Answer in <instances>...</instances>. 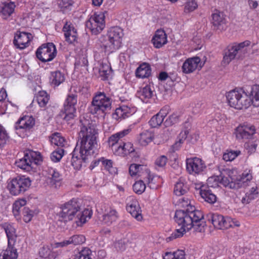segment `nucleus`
I'll return each mask as SVG.
<instances>
[{"label":"nucleus","mask_w":259,"mask_h":259,"mask_svg":"<svg viewBox=\"0 0 259 259\" xmlns=\"http://www.w3.org/2000/svg\"><path fill=\"white\" fill-rule=\"evenodd\" d=\"M78 141L72 153L71 164L74 169H79L82 162H87L91 158L97 146L98 136L96 125L84 117L80 118Z\"/></svg>","instance_id":"obj_1"},{"label":"nucleus","mask_w":259,"mask_h":259,"mask_svg":"<svg viewBox=\"0 0 259 259\" xmlns=\"http://www.w3.org/2000/svg\"><path fill=\"white\" fill-rule=\"evenodd\" d=\"M177 210L175 212V221L181 228L177 229L171 235L166 238L169 242L177 238L182 237L184 232L189 231L191 228L198 232H203L205 230L206 223L204 220V215L201 211Z\"/></svg>","instance_id":"obj_2"},{"label":"nucleus","mask_w":259,"mask_h":259,"mask_svg":"<svg viewBox=\"0 0 259 259\" xmlns=\"http://www.w3.org/2000/svg\"><path fill=\"white\" fill-rule=\"evenodd\" d=\"M226 98L229 105L235 109L241 110L247 108L251 103L249 97L247 89H235L226 94Z\"/></svg>","instance_id":"obj_3"},{"label":"nucleus","mask_w":259,"mask_h":259,"mask_svg":"<svg viewBox=\"0 0 259 259\" xmlns=\"http://www.w3.org/2000/svg\"><path fill=\"white\" fill-rule=\"evenodd\" d=\"M250 44L249 41L245 40L228 46L227 49L225 50L222 63L227 65L235 58L242 59L246 53L245 47L249 46Z\"/></svg>","instance_id":"obj_4"},{"label":"nucleus","mask_w":259,"mask_h":259,"mask_svg":"<svg viewBox=\"0 0 259 259\" xmlns=\"http://www.w3.org/2000/svg\"><path fill=\"white\" fill-rule=\"evenodd\" d=\"M111 108V101L104 93L100 92L93 99L89 111L92 114L106 113Z\"/></svg>","instance_id":"obj_5"},{"label":"nucleus","mask_w":259,"mask_h":259,"mask_svg":"<svg viewBox=\"0 0 259 259\" xmlns=\"http://www.w3.org/2000/svg\"><path fill=\"white\" fill-rule=\"evenodd\" d=\"M62 210L58 216L61 221L67 222L72 220L76 216L81 209V204L77 199H72L65 203L62 207Z\"/></svg>","instance_id":"obj_6"},{"label":"nucleus","mask_w":259,"mask_h":259,"mask_svg":"<svg viewBox=\"0 0 259 259\" xmlns=\"http://www.w3.org/2000/svg\"><path fill=\"white\" fill-rule=\"evenodd\" d=\"M123 35V29L120 27L115 26L110 28L107 34L108 40L104 45L106 50L113 52L118 49L121 46Z\"/></svg>","instance_id":"obj_7"},{"label":"nucleus","mask_w":259,"mask_h":259,"mask_svg":"<svg viewBox=\"0 0 259 259\" xmlns=\"http://www.w3.org/2000/svg\"><path fill=\"white\" fill-rule=\"evenodd\" d=\"M207 220L210 222L214 228L218 229H227L229 228L238 227L239 222L229 217H224L218 213H209L206 215Z\"/></svg>","instance_id":"obj_8"},{"label":"nucleus","mask_w":259,"mask_h":259,"mask_svg":"<svg viewBox=\"0 0 259 259\" xmlns=\"http://www.w3.org/2000/svg\"><path fill=\"white\" fill-rule=\"evenodd\" d=\"M31 185L29 178L17 177L13 179L8 184V188L13 195H18L26 191Z\"/></svg>","instance_id":"obj_9"},{"label":"nucleus","mask_w":259,"mask_h":259,"mask_svg":"<svg viewBox=\"0 0 259 259\" xmlns=\"http://www.w3.org/2000/svg\"><path fill=\"white\" fill-rule=\"evenodd\" d=\"M36 56L42 62L52 61L56 56L57 50L52 42L44 44L36 50Z\"/></svg>","instance_id":"obj_10"},{"label":"nucleus","mask_w":259,"mask_h":259,"mask_svg":"<svg viewBox=\"0 0 259 259\" xmlns=\"http://www.w3.org/2000/svg\"><path fill=\"white\" fill-rule=\"evenodd\" d=\"M105 16L104 14H95L86 21L85 26L92 34L97 35L100 33L105 27Z\"/></svg>","instance_id":"obj_11"},{"label":"nucleus","mask_w":259,"mask_h":259,"mask_svg":"<svg viewBox=\"0 0 259 259\" xmlns=\"http://www.w3.org/2000/svg\"><path fill=\"white\" fill-rule=\"evenodd\" d=\"M77 102V96L76 94L68 95L64 104V113L65 115L64 119L66 121L73 119L75 115Z\"/></svg>","instance_id":"obj_12"},{"label":"nucleus","mask_w":259,"mask_h":259,"mask_svg":"<svg viewBox=\"0 0 259 259\" xmlns=\"http://www.w3.org/2000/svg\"><path fill=\"white\" fill-rule=\"evenodd\" d=\"M205 168V164L200 158L195 157L186 160V169L190 174H199Z\"/></svg>","instance_id":"obj_13"},{"label":"nucleus","mask_w":259,"mask_h":259,"mask_svg":"<svg viewBox=\"0 0 259 259\" xmlns=\"http://www.w3.org/2000/svg\"><path fill=\"white\" fill-rule=\"evenodd\" d=\"M30 35L31 34L28 33L17 31L13 40L14 46L21 50L26 48L30 40Z\"/></svg>","instance_id":"obj_14"},{"label":"nucleus","mask_w":259,"mask_h":259,"mask_svg":"<svg viewBox=\"0 0 259 259\" xmlns=\"http://www.w3.org/2000/svg\"><path fill=\"white\" fill-rule=\"evenodd\" d=\"M212 24L214 29L223 30L226 26V19L223 12L215 10L212 15Z\"/></svg>","instance_id":"obj_15"},{"label":"nucleus","mask_w":259,"mask_h":259,"mask_svg":"<svg viewBox=\"0 0 259 259\" xmlns=\"http://www.w3.org/2000/svg\"><path fill=\"white\" fill-rule=\"evenodd\" d=\"M255 133L254 126L243 125L239 126L236 129V138L239 140L250 139Z\"/></svg>","instance_id":"obj_16"},{"label":"nucleus","mask_w":259,"mask_h":259,"mask_svg":"<svg viewBox=\"0 0 259 259\" xmlns=\"http://www.w3.org/2000/svg\"><path fill=\"white\" fill-rule=\"evenodd\" d=\"M126 210L137 221H140L142 220V211L139 202L136 199H132L127 204Z\"/></svg>","instance_id":"obj_17"},{"label":"nucleus","mask_w":259,"mask_h":259,"mask_svg":"<svg viewBox=\"0 0 259 259\" xmlns=\"http://www.w3.org/2000/svg\"><path fill=\"white\" fill-rule=\"evenodd\" d=\"M200 62V59L198 57L187 59L183 64L182 69L183 73L188 74L196 70Z\"/></svg>","instance_id":"obj_18"},{"label":"nucleus","mask_w":259,"mask_h":259,"mask_svg":"<svg viewBox=\"0 0 259 259\" xmlns=\"http://www.w3.org/2000/svg\"><path fill=\"white\" fill-rule=\"evenodd\" d=\"M199 194L207 202L213 204L217 201V196L209 186H200Z\"/></svg>","instance_id":"obj_19"},{"label":"nucleus","mask_w":259,"mask_h":259,"mask_svg":"<svg viewBox=\"0 0 259 259\" xmlns=\"http://www.w3.org/2000/svg\"><path fill=\"white\" fill-rule=\"evenodd\" d=\"M169 107L165 106L161 109L160 111L155 115L153 116L150 121L149 123L150 125L153 127H157L163 122L164 117L168 113Z\"/></svg>","instance_id":"obj_20"},{"label":"nucleus","mask_w":259,"mask_h":259,"mask_svg":"<svg viewBox=\"0 0 259 259\" xmlns=\"http://www.w3.org/2000/svg\"><path fill=\"white\" fill-rule=\"evenodd\" d=\"M32 152L25 153L23 158L16 161V165L21 169L27 171L29 170L31 168V165L33 160V155H32Z\"/></svg>","instance_id":"obj_21"},{"label":"nucleus","mask_w":259,"mask_h":259,"mask_svg":"<svg viewBox=\"0 0 259 259\" xmlns=\"http://www.w3.org/2000/svg\"><path fill=\"white\" fill-rule=\"evenodd\" d=\"M35 124V120L32 116H25L21 117L16 123L15 128L18 129H25L29 130L33 127Z\"/></svg>","instance_id":"obj_22"},{"label":"nucleus","mask_w":259,"mask_h":259,"mask_svg":"<svg viewBox=\"0 0 259 259\" xmlns=\"http://www.w3.org/2000/svg\"><path fill=\"white\" fill-rule=\"evenodd\" d=\"M16 5L14 2H4L0 4V16L7 19L14 13Z\"/></svg>","instance_id":"obj_23"},{"label":"nucleus","mask_w":259,"mask_h":259,"mask_svg":"<svg viewBox=\"0 0 259 259\" xmlns=\"http://www.w3.org/2000/svg\"><path fill=\"white\" fill-rule=\"evenodd\" d=\"M1 227L6 233L8 239V244L9 245H15L17 236L14 227L12 225L7 223L2 224Z\"/></svg>","instance_id":"obj_24"},{"label":"nucleus","mask_w":259,"mask_h":259,"mask_svg":"<svg viewBox=\"0 0 259 259\" xmlns=\"http://www.w3.org/2000/svg\"><path fill=\"white\" fill-rule=\"evenodd\" d=\"M152 41L154 46L160 48L167 42V36L163 30L158 29L155 32Z\"/></svg>","instance_id":"obj_25"},{"label":"nucleus","mask_w":259,"mask_h":259,"mask_svg":"<svg viewBox=\"0 0 259 259\" xmlns=\"http://www.w3.org/2000/svg\"><path fill=\"white\" fill-rule=\"evenodd\" d=\"M244 182V181L243 180H237L236 181H233L231 178L225 176H221L220 181V183L225 187L233 189H238L241 188Z\"/></svg>","instance_id":"obj_26"},{"label":"nucleus","mask_w":259,"mask_h":259,"mask_svg":"<svg viewBox=\"0 0 259 259\" xmlns=\"http://www.w3.org/2000/svg\"><path fill=\"white\" fill-rule=\"evenodd\" d=\"M130 130L126 129L120 132L117 133L114 135H112L109 138L108 144L109 146L111 147L113 150H115L116 152L117 150V146H119V145L117 144V142L120 138H123L130 133Z\"/></svg>","instance_id":"obj_27"},{"label":"nucleus","mask_w":259,"mask_h":259,"mask_svg":"<svg viewBox=\"0 0 259 259\" xmlns=\"http://www.w3.org/2000/svg\"><path fill=\"white\" fill-rule=\"evenodd\" d=\"M61 180V176L59 172L53 168H51L49 170V176L47 179L48 184L52 187L57 188L60 186Z\"/></svg>","instance_id":"obj_28"},{"label":"nucleus","mask_w":259,"mask_h":259,"mask_svg":"<svg viewBox=\"0 0 259 259\" xmlns=\"http://www.w3.org/2000/svg\"><path fill=\"white\" fill-rule=\"evenodd\" d=\"M66 40L70 44L75 41L77 39V32L76 29L70 25L66 23L63 28Z\"/></svg>","instance_id":"obj_29"},{"label":"nucleus","mask_w":259,"mask_h":259,"mask_svg":"<svg viewBox=\"0 0 259 259\" xmlns=\"http://www.w3.org/2000/svg\"><path fill=\"white\" fill-rule=\"evenodd\" d=\"M17 257L18 253L15 245L8 244L6 250L0 254V259H16Z\"/></svg>","instance_id":"obj_30"},{"label":"nucleus","mask_w":259,"mask_h":259,"mask_svg":"<svg viewBox=\"0 0 259 259\" xmlns=\"http://www.w3.org/2000/svg\"><path fill=\"white\" fill-rule=\"evenodd\" d=\"M151 73V69L149 64L144 63L140 65L136 71V76L144 78L148 77Z\"/></svg>","instance_id":"obj_31"},{"label":"nucleus","mask_w":259,"mask_h":259,"mask_svg":"<svg viewBox=\"0 0 259 259\" xmlns=\"http://www.w3.org/2000/svg\"><path fill=\"white\" fill-rule=\"evenodd\" d=\"M247 93L251 102L254 103L255 106L259 107V85L254 84L251 86L247 90Z\"/></svg>","instance_id":"obj_32"},{"label":"nucleus","mask_w":259,"mask_h":259,"mask_svg":"<svg viewBox=\"0 0 259 259\" xmlns=\"http://www.w3.org/2000/svg\"><path fill=\"white\" fill-rule=\"evenodd\" d=\"M189 190L188 186L185 183L184 179L180 178L175 185L174 192L177 196H181L186 193Z\"/></svg>","instance_id":"obj_33"},{"label":"nucleus","mask_w":259,"mask_h":259,"mask_svg":"<svg viewBox=\"0 0 259 259\" xmlns=\"http://www.w3.org/2000/svg\"><path fill=\"white\" fill-rule=\"evenodd\" d=\"M153 91L150 87L148 85L141 89L137 91L136 94L137 97L143 102H147V100L150 99L153 96Z\"/></svg>","instance_id":"obj_34"},{"label":"nucleus","mask_w":259,"mask_h":259,"mask_svg":"<svg viewBox=\"0 0 259 259\" xmlns=\"http://www.w3.org/2000/svg\"><path fill=\"white\" fill-rule=\"evenodd\" d=\"M154 133L151 131H145L140 134L139 142L142 146H146L154 139Z\"/></svg>","instance_id":"obj_35"},{"label":"nucleus","mask_w":259,"mask_h":259,"mask_svg":"<svg viewBox=\"0 0 259 259\" xmlns=\"http://www.w3.org/2000/svg\"><path fill=\"white\" fill-rule=\"evenodd\" d=\"M77 215V220L76 221V224L78 226H81L87 222V219H90L92 215V210L85 208L83 211H79Z\"/></svg>","instance_id":"obj_36"},{"label":"nucleus","mask_w":259,"mask_h":259,"mask_svg":"<svg viewBox=\"0 0 259 259\" xmlns=\"http://www.w3.org/2000/svg\"><path fill=\"white\" fill-rule=\"evenodd\" d=\"M50 80L52 84L58 86L64 81L65 77L60 71H55L51 72Z\"/></svg>","instance_id":"obj_37"},{"label":"nucleus","mask_w":259,"mask_h":259,"mask_svg":"<svg viewBox=\"0 0 259 259\" xmlns=\"http://www.w3.org/2000/svg\"><path fill=\"white\" fill-rule=\"evenodd\" d=\"M118 218L117 212L115 209H111L108 212L103 215V222L110 225L115 222Z\"/></svg>","instance_id":"obj_38"},{"label":"nucleus","mask_w":259,"mask_h":259,"mask_svg":"<svg viewBox=\"0 0 259 259\" xmlns=\"http://www.w3.org/2000/svg\"><path fill=\"white\" fill-rule=\"evenodd\" d=\"M39 254L42 258H48L49 259L55 258V253L52 252L51 248L48 245H44L41 247L39 251Z\"/></svg>","instance_id":"obj_39"},{"label":"nucleus","mask_w":259,"mask_h":259,"mask_svg":"<svg viewBox=\"0 0 259 259\" xmlns=\"http://www.w3.org/2000/svg\"><path fill=\"white\" fill-rule=\"evenodd\" d=\"M163 259H185V253L182 250H178L172 253L166 252Z\"/></svg>","instance_id":"obj_40"},{"label":"nucleus","mask_w":259,"mask_h":259,"mask_svg":"<svg viewBox=\"0 0 259 259\" xmlns=\"http://www.w3.org/2000/svg\"><path fill=\"white\" fill-rule=\"evenodd\" d=\"M36 100L40 107H45L49 100V97L46 92L42 91L38 93Z\"/></svg>","instance_id":"obj_41"},{"label":"nucleus","mask_w":259,"mask_h":259,"mask_svg":"<svg viewBox=\"0 0 259 259\" xmlns=\"http://www.w3.org/2000/svg\"><path fill=\"white\" fill-rule=\"evenodd\" d=\"M92 251L88 248H84L77 253L73 259H92Z\"/></svg>","instance_id":"obj_42"},{"label":"nucleus","mask_w":259,"mask_h":259,"mask_svg":"<svg viewBox=\"0 0 259 259\" xmlns=\"http://www.w3.org/2000/svg\"><path fill=\"white\" fill-rule=\"evenodd\" d=\"M117 150L116 152L121 150V153H124L125 154L131 153L134 152L135 149L133 147V144L131 143H124L123 145H120L117 146Z\"/></svg>","instance_id":"obj_43"},{"label":"nucleus","mask_w":259,"mask_h":259,"mask_svg":"<svg viewBox=\"0 0 259 259\" xmlns=\"http://www.w3.org/2000/svg\"><path fill=\"white\" fill-rule=\"evenodd\" d=\"M51 143L58 146L63 147L64 145L65 139L61 136L59 133H55L52 135Z\"/></svg>","instance_id":"obj_44"},{"label":"nucleus","mask_w":259,"mask_h":259,"mask_svg":"<svg viewBox=\"0 0 259 259\" xmlns=\"http://www.w3.org/2000/svg\"><path fill=\"white\" fill-rule=\"evenodd\" d=\"M197 8L198 4L196 0H188L185 4L184 12L189 13L194 11Z\"/></svg>","instance_id":"obj_45"},{"label":"nucleus","mask_w":259,"mask_h":259,"mask_svg":"<svg viewBox=\"0 0 259 259\" xmlns=\"http://www.w3.org/2000/svg\"><path fill=\"white\" fill-rule=\"evenodd\" d=\"M64 149L61 147H58L56 150L53 152L51 155V159L54 162H58L62 158L64 155Z\"/></svg>","instance_id":"obj_46"},{"label":"nucleus","mask_w":259,"mask_h":259,"mask_svg":"<svg viewBox=\"0 0 259 259\" xmlns=\"http://www.w3.org/2000/svg\"><path fill=\"white\" fill-rule=\"evenodd\" d=\"M71 244L78 245L85 242V237L83 235H74L69 238Z\"/></svg>","instance_id":"obj_47"},{"label":"nucleus","mask_w":259,"mask_h":259,"mask_svg":"<svg viewBox=\"0 0 259 259\" xmlns=\"http://www.w3.org/2000/svg\"><path fill=\"white\" fill-rule=\"evenodd\" d=\"M133 188L135 193L141 194L144 192L146 185L143 181L139 180L134 184Z\"/></svg>","instance_id":"obj_48"},{"label":"nucleus","mask_w":259,"mask_h":259,"mask_svg":"<svg viewBox=\"0 0 259 259\" xmlns=\"http://www.w3.org/2000/svg\"><path fill=\"white\" fill-rule=\"evenodd\" d=\"M240 154V151H230L225 153L223 158L226 161H231Z\"/></svg>","instance_id":"obj_49"},{"label":"nucleus","mask_w":259,"mask_h":259,"mask_svg":"<svg viewBox=\"0 0 259 259\" xmlns=\"http://www.w3.org/2000/svg\"><path fill=\"white\" fill-rule=\"evenodd\" d=\"M180 207H187V208L186 209H180L179 210H184L185 211H187V210H189L190 211H191L192 209L191 207H193V210L194 211H199L198 210H196L194 206L190 205V203L188 201V199H185L184 198H182L179 199V202L178 204Z\"/></svg>","instance_id":"obj_50"},{"label":"nucleus","mask_w":259,"mask_h":259,"mask_svg":"<svg viewBox=\"0 0 259 259\" xmlns=\"http://www.w3.org/2000/svg\"><path fill=\"white\" fill-rule=\"evenodd\" d=\"M143 165L136 163L132 164L129 167V172L131 176H135L142 170Z\"/></svg>","instance_id":"obj_51"},{"label":"nucleus","mask_w":259,"mask_h":259,"mask_svg":"<svg viewBox=\"0 0 259 259\" xmlns=\"http://www.w3.org/2000/svg\"><path fill=\"white\" fill-rule=\"evenodd\" d=\"M8 139L9 137L6 131L2 127L0 126V148L6 144Z\"/></svg>","instance_id":"obj_52"},{"label":"nucleus","mask_w":259,"mask_h":259,"mask_svg":"<svg viewBox=\"0 0 259 259\" xmlns=\"http://www.w3.org/2000/svg\"><path fill=\"white\" fill-rule=\"evenodd\" d=\"M246 194L249 197L251 200H253L258 196V191L257 190V187L256 186H254L251 187L248 192L246 193Z\"/></svg>","instance_id":"obj_53"},{"label":"nucleus","mask_w":259,"mask_h":259,"mask_svg":"<svg viewBox=\"0 0 259 259\" xmlns=\"http://www.w3.org/2000/svg\"><path fill=\"white\" fill-rule=\"evenodd\" d=\"M23 213L24 215L23 220L26 223L30 222L33 216V211L28 208H24Z\"/></svg>","instance_id":"obj_54"},{"label":"nucleus","mask_w":259,"mask_h":259,"mask_svg":"<svg viewBox=\"0 0 259 259\" xmlns=\"http://www.w3.org/2000/svg\"><path fill=\"white\" fill-rule=\"evenodd\" d=\"M220 177L219 176H212L207 179V186L210 187H214L216 186H218V184L220 183Z\"/></svg>","instance_id":"obj_55"},{"label":"nucleus","mask_w":259,"mask_h":259,"mask_svg":"<svg viewBox=\"0 0 259 259\" xmlns=\"http://www.w3.org/2000/svg\"><path fill=\"white\" fill-rule=\"evenodd\" d=\"M125 239H118L116 240L114 243V247L117 250H124L125 249Z\"/></svg>","instance_id":"obj_56"},{"label":"nucleus","mask_w":259,"mask_h":259,"mask_svg":"<svg viewBox=\"0 0 259 259\" xmlns=\"http://www.w3.org/2000/svg\"><path fill=\"white\" fill-rule=\"evenodd\" d=\"M124 111L125 109H123V107L117 108L114 116L116 115L118 118L124 119L128 117V113Z\"/></svg>","instance_id":"obj_57"},{"label":"nucleus","mask_w":259,"mask_h":259,"mask_svg":"<svg viewBox=\"0 0 259 259\" xmlns=\"http://www.w3.org/2000/svg\"><path fill=\"white\" fill-rule=\"evenodd\" d=\"M178 121V116L176 114H172L169 116L164 122L165 126H169L175 124Z\"/></svg>","instance_id":"obj_58"},{"label":"nucleus","mask_w":259,"mask_h":259,"mask_svg":"<svg viewBox=\"0 0 259 259\" xmlns=\"http://www.w3.org/2000/svg\"><path fill=\"white\" fill-rule=\"evenodd\" d=\"M167 161V157L164 155H162L156 159L155 163L157 166L162 167L165 165Z\"/></svg>","instance_id":"obj_59"},{"label":"nucleus","mask_w":259,"mask_h":259,"mask_svg":"<svg viewBox=\"0 0 259 259\" xmlns=\"http://www.w3.org/2000/svg\"><path fill=\"white\" fill-rule=\"evenodd\" d=\"M102 163L105 168L110 171V168H112L113 162L111 160L105 159L104 158H101Z\"/></svg>","instance_id":"obj_60"},{"label":"nucleus","mask_w":259,"mask_h":259,"mask_svg":"<svg viewBox=\"0 0 259 259\" xmlns=\"http://www.w3.org/2000/svg\"><path fill=\"white\" fill-rule=\"evenodd\" d=\"M73 4L72 0H62L60 5L64 8H68Z\"/></svg>","instance_id":"obj_61"},{"label":"nucleus","mask_w":259,"mask_h":259,"mask_svg":"<svg viewBox=\"0 0 259 259\" xmlns=\"http://www.w3.org/2000/svg\"><path fill=\"white\" fill-rule=\"evenodd\" d=\"M21 207L19 205H17L16 202H14L13 205V212L15 216L19 215L20 209Z\"/></svg>","instance_id":"obj_62"},{"label":"nucleus","mask_w":259,"mask_h":259,"mask_svg":"<svg viewBox=\"0 0 259 259\" xmlns=\"http://www.w3.org/2000/svg\"><path fill=\"white\" fill-rule=\"evenodd\" d=\"M57 247H64L71 244L69 238L68 240H64L60 242H58L56 244Z\"/></svg>","instance_id":"obj_63"},{"label":"nucleus","mask_w":259,"mask_h":259,"mask_svg":"<svg viewBox=\"0 0 259 259\" xmlns=\"http://www.w3.org/2000/svg\"><path fill=\"white\" fill-rule=\"evenodd\" d=\"M7 97V94L6 91L2 88L0 90V102H2Z\"/></svg>","instance_id":"obj_64"}]
</instances>
